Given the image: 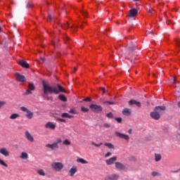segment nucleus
Masks as SVG:
<instances>
[{
  "label": "nucleus",
  "instance_id": "nucleus-1",
  "mask_svg": "<svg viewBox=\"0 0 180 180\" xmlns=\"http://www.w3.org/2000/svg\"><path fill=\"white\" fill-rule=\"evenodd\" d=\"M43 92L44 95H49L50 94H55L56 95L60 94V92L67 94L64 87L60 84H57L56 86H51L44 82H42Z\"/></svg>",
  "mask_w": 180,
  "mask_h": 180
},
{
  "label": "nucleus",
  "instance_id": "nucleus-2",
  "mask_svg": "<svg viewBox=\"0 0 180 180\" xmlns=\"http://www.w3.org/2000/svg\"><path fill=\"white\" fill-rule=\"evenodd\" d=\"M51 168L56 172H60L64 168V165L60 162H53L51 164Z\"/></svg>",
  "mask_w": 180,
  "mask_h": 180
},
{
  "label": "nucleus",
  "instance_id": "nucleus-3",
  "mask_svg": "<svg viewBox=\"0 0 180 180\" xmlns=\"http://www.w3.org/2000/svg\"><path fill=\"white\" fill-rule=\"evenodd\" d=\"M137 45L136 44H133V42H130L128 45V52L127 54L129 57H133V54H134V51H136V49Z\"/></svg>",
  "mask_w": 180,
  "mask_h": 180
},
{
  "label": "nucleus",
  "instance_id": "nucleus-4",
  "mask_svg": "<svg viewBox=\"0 0 180 180\" xmlns=\"http://www.w3.org/2000/svg\"><path fill=\"white\" fill-rule=\"evenodd\" d=\"M115 164V168H117V169H120V171H124L125 172H127V171H129V165H124L120 162H116Z\"/></svg>",
  "mask_w": 180,
  "mask_h": 180
},
{
  "label": "nucleus",
  "instance_id": "nucleus-5",
  "mask_svg": "<svg viewBox=\"0 0 180 180\" xmlns=\"http://www.w3.org/2000/svg\"><path fill=\"white\" fill-rule=\"evenodd\" d=\"M89 108L92 112H95V113H101L102 110H103V108L101 105H98L96 104H91Z\"/></svg>",
  "mask_w": 180,
  "mask_h": 180
},
{
  "label": "nucleus",
  "instance_id": "nucleus-6",
  "mask_svg": "<svg viewBox=\"0 0 180 180\" xmlns=\"http://www.w3.org/2000/svg\"><path fill=\"white\" fill-rule=\"evenodd\" d=\"M115 136L119 139H124V140H126V141H129V140H130V136H129V135L122 134L119 131H115Z\"/></svg>",
  "mask_w": 180,
  "mask_h": 180
},
{
  "label": "nucleus",
  "instance_id": "nucleus-7",
  "mask_svg": "<svg viewBox=\"0 0 180 180\" xmlns=\"http://www.w3.org/2000/svg\"><path fill=\"white\" fill-rule=\"evenodd\" d=\"M154 110L159 115H162V112H165V110H167V107L164 105L156 106L155 107Z\"/></svg>",
  "mask_w": 180,
  "mask_h": 180
},
{
  "label": "nucleus",
  "instance_id": "nucleus-8",
  "mask_svg": "<svg viewBox=\"0 0 180 180\" xmlns=\"http://www.w3.org/2000/svg\"><path fill=\"white\" fill-rule=\"evenodd\" d=\"M150 116L154 120H160V119H161V115H160V114H158V112H155V110H154V111H153L150 113Z\"/></svg>",
  "mask_w": 180,
  "mask_h": 180
},
{
  "label": "nucleus",
  "instance_id": "nucleus-9",
  "mask_svg": "<svg viewBox=\"0 0 180 180\" xmlns=\"http://www.w3.org/2000/svg\"><path fill=\"white\" fill-rule=\"evenodd\" d=\"M139 13V11L136 8L130 9L129 11V18H136L137 14Z\"/></svg>",
  "mask_w": 180,
  "mask_h": 180
},
{
  "label": "nucleus",
  "instance_id": "nucleus-10",
  "mask_svg": "<svg viewBox=\"0 0 180 180\" xmlns=\"http://www.w3.org/2000/svg\"><path fill=\"white\" fill-rule=\"evenodd\" d=\"M15 76L16 77L19 82H25L26 77L24 75H20L19 72H15Z\"/></svg>",
  "mask_w": 180,
  "mask_h": 180
},
{
  "label": "nucleus",
  "instance_id": "nucleus-11",
  "mask_svg": "<svg viewBox=\"0 0 180 180\" xmlns=\"http://www.w3.org/2000/svg\"><path fill=\"white\" fill-rule=\"evenodd\" d=\"M120 178L118 174H109L105 177V180H118Z\"/></svg>",
  "mask_w": 180,
  "mask_h": 180
},
{
  "label": "nucleus",
  "instance_id": "nucleus-12",
  "mask_svg": "<svg viewBox=\"0 0 180 180\" xmlns=\"http://www.w3.org/2000/svg\"><path fill=\"white\" fill-rule=\"evenodd\" d=\"M128 103L130 106H132V105H136V106L138 108H141V103L136 100H130Z\"/></svg>",
  "mask_w": 180,
  "mask_h": 180
},
{
  "label": "nucleus",
  "instance_id": "nucleus-13",
  "mask_svg": "<svg viewBox=\"0 0 180 180\" xmlns=\"http://www.w3.org/2000/svg\"><path fill=\"white\" fill-rule=\"evenodd\" d=\"M0 154L4 155V157H9V151L6 148H0Z\"/></svg>",
  "mask_w": 180,
  "mask_h": 180
},
{
  "label": "nucleus",
  "instance_id": "nucleus-14",
  "mask_svg": "<svg viewBox=\"0 0 180 180\" xmlns=\"http://www.w3.org/2000/svg\"><path fill=\"white\" fill-rule=\"evenodd\" d=\"M19 64L21 67H22V68H30V65H29V63H27V62L23 60H20L19 61Z\"/></svg>",
  "mask_w": 180,
  "mask_h": 180
},
{
  "label": "nucleus",
  "instance_id": "nucleus-15",
  "mask_svg": "<svg viewBox=\"0 0 180 180\" xmlns=\"http://www.w3.org/2000/svg\"><path fill=\"white\" fill-rule=\"evenodd\" d=\"M117 160V156H113L105 161L107 165H112Z\"/></svg>",
  "mask_w": 180,
  "mask_h": 180
},
{
  "label": "nucleus",
  "instance_id": "nucleus-16",
  "mask_svg": "<svg viewBox=\"0 0 180 180\" xmlns=\"http://www.w3.org/2000/svg\"><path fill=\"white\" fill-rule=\"evenodd\" d=\"M46 129H51V130L56 129V124H53L51 122H49L45 124Z\"/></svg>",
  "mask_w": 180,
  "mask_h": 180
},
{
  "label": "nucleus",
  "instance_id": "nucleus-17",
  "mask_svg": "<svg viewBox=\"0 0 180 180\" xmlns=\"http://www.w3.org/2000/svg\"><path fill=\"white\" fill-rule=\"evenodd\" d=\"M122 115H124V116H130V115H131V109L124 108L122 110Z\"/></svg>",
  "mask_w": 180,
  "mask_h": 180
},
{
  "label": "nucleus",
  "instance_id": "nucleus-18",
  "mask_svg": "<svg viewBox=\"0 0 180 180\" xmlns=\"http://www.w3.org/2000/svg\"><path fill=\"white\" fill-rule=\"evenodd\" d=\"M77 171H78V169H77V167L76 166H73L69 170L70 176H74V175H75V173L77 172Z\"/></svg>",
  "mask_w": 180,
  "mask_h": 180
},
{
  "label": "nucleus",
  "instance_id": "nucleus-19",
  "mask_svg": "<svg viewBox=\"0 0 180 180\" xmlns=\"http://www.w3.org/2000/svg\"><path fill=\"white\" fill-rule=\"evenodd\" d=\"M46 147H47L48 148H51V150H56V148H58V145H57V143L54 142L52 144H50V143L46 144Z\"/></svg>",
  "mask_w": 180,
  "mask_h": 180
},
{
  "label": "nucleus",
  "instance_id": "nucleus-20",
  "mask_svg": "<svg viewBox=\"0 0 180 180\" xmlns=\"http://www.w3.org/2000/svg\"><path fill=\"white\" fill-rule=\"evenodd\" d=\"M25 136H26V139L29 140V141H31V143H33V141H34V139L33 138V136H32V134H30L28 131H25Z\"/></svg>",
  "mask_w": 180,
  "mask_h": 180
},
{
  "label": "nucleus",
  "instance_id": "nucleus-21",
  "mask_svg": "<svg viewBox=\"0 0 180 180\" xmlns=\"http://www.w3.org/2000/svg\"><path fill=\"white\" fill-rule=\"evenodd\" d=\"M20 158H22V160H27V158H29V155L26 152H22L20 155Z\"/></svg>",
  "mask_w": 180,
  "mask_h": 180
},
{
  "label": "nucleus",
  "instance_id": "nucleus-22",
  "mask_svg": "<svg viewBox=\"0 0 180 180\" xmlns=\"http://www.w3.org/2000/svg\"><path fill=\"white\" fill-rule=\"evenodd\" d=\"M25 117L27 119H33V112L28 110V111H27Z\"/></svg>",
  "mask_w": 180,
  "mask_h": 180
},
{
  "label": "nucleus",
  "instance_id": "nucleus-23",
  "mask_svg": "<svg viewBox=\"0 0 180 180\" xmlns=\"http://www.w3.org/2000/svg\"><path fill=\"white\" fill-rule=\"evenodd\" d=\"M58 99H60V101H62V102H67V97H65L64 94H60L58 96Z\"/></svg>",
  "mask_w": 180,
  "mask_h": 180
},
{
  "label": "nucleus",
  "instance_id": "nucleus-24",
  "mask_svg": "<svg viewBox=\"0 0 180 180\" xmlns=\"http://www.w3.org/2000/svg\"><path fill=\"white\" fill-rule=\"evenodd\" d=\"M77 162H81V164H89V162L84 160L83 158H78L77 159Z\"/></svg>",
  "mask_w": 180,
  "mask_h": 180
},
{
  "label": "nucleus",
  "instance_id": "nucleus-25",
  "mask_svg": "<svg viewBox=\"0 0 180 180\" xmlns=\"http://www.w3.org/2000/svg\"><path fill=\"white\" fill-rule=\"evenodd\" d=\"M28 89H30V91H34V89H36V86H34V84L32 82L29 83Z\"/></svg>",
  "mask_w": 180,
  "mask_h": 180
},
{
  "label": "nucleus",
  "instance_id": "nucleus-26",
  "mask_svg": "<svg viewBox=\"0 0 180 180\" xmlns=\"http://www.w3.org/2000/svg\"><path fill=\"white\" fill-rule=\"evenodd\" d=\"M19 116V114L13 113L10 116V119H11L12 120H15V119H18Z\"/></svg>",
  "mask_w": 180,
  "mask_h": 180
},
{
  "label": "nucleus",
  "instance_id": "nucleus-27",
  "mask_svg": "<svg viewBox=\"0 0 180 180\" xmlns=\"http://www.w3.org/2000/svg\"><path fill=\"white\" fill-rule=\"evenodd\" d=\"M104 146H105V147H108V148L115 149V146H113V144H112L110 143H105Z\"/></svg>",
  "mask_w": 180,
  "mask_h": 180
},
{
  "label": "nucleus",
  "instance_id": "nucleus-28",
  "mask_svg": "<svg viewBox=\"0 0 180 180\" xmlns=\"http://www.w3.org/2000/svg\"><path fill=\"white\" fill-rule=\"evenodd\" d=\"M161 160V155L160 154H155V161H156V162H158V161H160Z\"/></svg>",
  "mask_w": 180,
  "mask_h": 180
},
{
  "label": "nucleus",
  "instance_id": "nucleus-29",
  "mask_svg": "<svg viewBox=\"0 0 180 180\" xmlns=\"http://www.w3.org/2000/svg\"><path fill=\"white\" fill-rule=\"evenodd\" d=\"M37 174H39V175H41L42 176H45L46 173L44 172V170L40 169L39 170L37 171Z\"/></svg>",
  "mask_w": 180,
  "mask_h": 180
},
{
  "label": "nucleus",
  "instance_id": "nucleus-30",
  "mask_svg": "<svg viewBox=\"0 0 180 180\" xmlns=\"http://www.w3.org/2000/svg\"><path fill=\"white\" fill-rule=\"evenodd\" d=\"M0 165H3V167H6V168H8V164L5 162V161L0 158Z\"/></svg>",
  "mask_w": 180,
  "mask_h": 180
},
{
  "label": "nucleus",
  "instance_id": "nucleus-31",
  "mask_svg": "<svg viewBox=\"0 0 180 180\" xmlns=\"http://www.w3.org/2000/svg\"><path fill=\"white\" fill-rule=\"evenodd\" d=\"M64 40L65 43H68V44H71V42H70L71 39H70V37H67V35H65Z\"/></svg>",
  "mask_w": 180,
  "mask_h": 180
},
{
  "label": "nucleus",
  "instance_id": "nucleus-32",
  "mask_svg": "<svg viewBox=\"0 0 180 180\" xmlns=\"http://www.w3.org/2000/svg\"><path fill=\"white\" fill-rule=\"evenodd\" d=\"M151 175L152 176H160L161 174L158 172H152Z\"/></svg>",
  "mask_w": 180,
  "mask_h": 180
},
{
  "label": "nucleus",
  "instance_id": "nucleus-33",
  "mask_svg": "<svg viewBox=\"0 0 180 180\" xmlns=\"http://www.w3.org/2000/svg\"><path fill=\"white\" fill-rule=\"evenodd\" d=\"M63 144H64L65 146H70V144H71V141H70V140L68 139H65V141H63Z\"/></svg>",
  "mask_w": 180,
  "mask_h": 180
},
{
  "label": "nucleus",
  "instance_id": "nucleus-34",
  "mask_svg": "<svg viewBox=\"0 0 180 180\" xmlns=\"http://www.w3.org/2000/svg\"><path fill=\"white\" fill-rule=\"evenodd\" d=\"M49 94H43L42 98L43 99H45L46 101H50V97L48 96Z\"/></svg>",
  "mask_w": 180,
  "mask_h": 180
},
{
  "label": "nucleus",
  "instance_id": "nucleus-35",
  "mask_svg": "<svg viewBox=\"0 0 180 180\" xmlns=\"http://www.w3.org/2000/svg\"><path fill=\"white\" fill-rule=\"evenodd\" d=\"M106 117H108V119H113V113L108 112L106 114Z\"/></svg>",
  "mask_w": 180,
  "mask_h": 180
},
{
  "label": "nucleus",
  "instance_id": "nucleus-36",
  "mask_svg": "<svg viewBox=\"0 0 180 180\" xmlns=\"http://www.w3.org/2000/svg\"><path fill=\"white\" fill-rule=\"evenodd\" d=\"M162 130H163L164 133L168 134L169 131V128H168V127H164L162 128Z\"/></svg>",
  "mask_w": 180,
  "mask_h": 180
},
{
  "label": "nucleus",
  "instance_id": "nucleus-37",
  "mask_svg": "<svg viewBox=\"0 0 180 180\" xmlns=\"http://www.w3.org/2000/svg\"><path fill=\"white\" fill-rule=\"evenodd\" d=\"M81 110H82V112H89V108H85V107H82Z\"/></svg>",
  "mask_w": 180,
  "mask_h": 180
},
{
  "label": "nucleus",
  "instance_id": "nucleus-38",
  "mask_svg": "<svg viewBox=\"0 0 180 180\" xmlns=\"http://www.w3.org/2000/svg\"><path fill=\"white\" fill-rule=\"evenodd\" d=\"M92 146H95V147H101V146H103V143H100L99 144L95 143V142H91Z\"/></svg>",
  "mask_w": 180,
  "mask_h": 180
},
{
  "label": "nucleus",
  "instance_id": "nucleus-39",
  "mask_svg": "<svg viewBox=\"0 0 180 180\" xmlns=\"http://www.w3.org/2000/svg\"><path fill=\"white\" fill-rule=\"evenodd\" d=\"M115 120H116V122H117V123H122L123 120L122 119V117H115Z\"/></svg>",
  "mask_w": 180,
  "mask_h": 180
},
{
  "label": "nucleus",
  "instance_id": "nucleus-40",
  "mask_svg": "<svg viewBox=\"0 0 180 180\" xmlns=\"http://www.w3.org/2000/svg\"><path fill=\"white\" fill-rule=\"evenodd\" d=\"M32 94H33L32 92V90H30V89H27V91H26V92L25 93V95H32Z\"/></svg>",
  "mask_w": 180,
  "mask_h": 180
},
{
  "label": "nucleus",
  "instance_id": "nucleus-41",
  "mask_svg": "<svg viewBox=\"0 0 180 180\" xmlns=\"http://www.w3.org/2000/svg\"><path fill=\"white\" fill-rule=\"evenodd\" d=\"M20 110H22V112H26V113L29 111V109H27L26 107H21Z\"/></svg>",
  "mask_w": 180,
  "mask_h": 180
},
{
  "label": "nucleus",
  "instance_id": "nucleus-42",
  "mask_svg": "<svg viewBox=\"0 0 180 180\" xmlns=\"http://www.w3.org/2000/svg\"><path fill=\"white\" fill-rule=\"evenodd\" d=\"M48 18L49 19L50 22H51V20H53V19H56V17H53L51 15V14H49L48 15Z\"/></svg>",
  "mask_w": 180,
  "mask_h": 180
},
{
  "label": "nucleus",
  "instance_id": "nucleus-43",
  "mask_svg": "<svg viewBox=\"0 0 180 180\" xmlns=\"http://www.w3.org/2000/svg\"><path fill=\"white\" fill-rule=\"evenodd\" d=\"M6 104V102H5V101H0V109H1V108L3 106H5Z\"/></svg>",
  "mask_w": 180,
  "mask_h": 180
},
{
  "label": "nucleus",
  "instance_id": "nucleus-44",
  "mask_svg": "<svg viewBox=\"0 0 180 180\" xmlns=\"http://www.w3.org/2000/svg\"><path fill=\"white\" fill-rule=\"evenodd\" d=\"M103 103L105 105V103H108V105H115V103L112 101H103Z\"/></svg>",
  "mask_w": 180,
  "mask_h": 180
},
{
  "label": "nucleus",
  "instance_id": "nucleus-45",
  "mask_svg": "<svg viewBox=\"0 0 180 180\" xmlns=\"http://www.w3.org/2000/svg\"><path fill=\"white\" fill-rule=\"evenodd\" d=\"M60 143H63V140L60 138L57 139L56 142H55L56 144L58 145Z\"/></svg>",
  "mask_w": 180,
  "mask_h": 180
},
{
  "label": "nucleus",
  "instance_id": "nucleus-46",
  "mask_svg": "<svg viewBox=\"0 0 180 180\" xmlns=\"http://www.w3.org/2000/svg\"><path fill=\"white\" fill-rule=\"evenodd\" d=\"M26 8L27 9H30V8H33V4L27 3Z\"/></svg>",
  "mask_w": 180,
  "mask_h": 180
},
{
  "label": "nucleus",
  "instance_id": "nucleus-47",
  "mask_svg": "<svg viewBox=\"0 0 180 180\" xmlns=\"http://www.w3.org/2000/svg\"><path fill=\"white\" fill-rule=\"evenodd\" d=\"M91 101L92 100L89 97H86V98L83 99V102H91Z\"/></svg>",
  "mask_w": 180,
  "mask_h": 180
},
{
  "label": "nucleus",
  "instance_id": "nucleus-48",
  "mask_svg": "<svg viewBox=\"0 0 180 180\" xmlns=\"http://www.w3.org/2000/svg\"><path fill=\"white\" fill-rule=\"evenodd\" d=\"M68 115L67 112L62 113L61 117H68Z\"/></svg>",
  "mask_w": 180,
  "mask_h": 180
},
{
  "label": "nucleus",
  "instance_id": "nucleus-49",
  "mask_svg": "<svg viewBox=\"0 0 180 180\" xmlns=\"http://www.w3.org/2000/svg\"><path fill=\"white\" fill-rule=\"evenodd\" d=\"M56 120H58V122H62L63 123H65V119H61V118H57Z\"/></svg>",
  "mask_w": 180,
  "mask_h": 180
},
{
  "label": "nucleus",
  "instance_id": "nucleus-50",
  "mask_svg": "<svg viewBox=\"0 0 180 180\" xmlns=\"http://www.w3.org/2000/svg\"><path fill=\"white\" fill-rule=\"evenodd\" d=\"M103 126H104L106 129H109V127H110V124H109V123H104Z\"/></svg>",
  "mask_w": 180,
  "mask_h": 180
},
{
  "label": "nucleus",
  "instance_id": "nucleus-51",
  "mask_svg": "<svg viewBox=\"0 0 180 180\" xmlns=\"http://www.w3.org/2000/svg\"><path fill=\"white\" fill-rule=\"evenodd\" d=\"M62 27H63V29H67L68 27H70V25H68V22H66Z\"/></svg>",
  "mask_w": 180,
  "mask_h": 180
},
{
  "label": "nucleus",
  "instance_id": "nucleus-52",
  "mask_svg": "<svg viewBox=\"0 0 180 180\" xmlns=\"http://www.w3.org/2000/svg\"><path fill=\"white\" fill-rule=\"evenodd\" d=\"M80 12H81V13H82L83 16H85V17L86 16V15H87L86 11H80Z\"/></svg>",
  "mask_w": 180,
  "mask_h": 180
},
{
  "label": "nucleus",
  "instance_id": "nucleus-53",
  "mask_svg": "<svg viewBox=\"0 0 180 180\" xmlns=\"http://www.w3.org/2000/svg\"><path fill=\"white\" fill-rule=\"evenodd\" d=\"M180 172V168L176 170V171H172L171 172H172V174H178V172Z\"/></svg>",
  "mask_w": 180,
  "mask_h": 180
},
{
  "label": "nucleus",
  "instance_id": "nucleus-54",
  "mask_svg": "<svg viewBox=\"0 0 180 180\" xmlns=\"http://www.w3.org/2000/svg\"><path fill=\"white\" fill-rule=\"evenodd\" d=\"M79 27L78 25H77L75 27L72 26V27H71V28L73 29V31L76 32H77V27Z\"/></svg>",
  "mask_w": 180,
  "mask_h": 180
},
{
  "label": "nucleus",
  "instance_id": "nucleus-55",
  "mask_svg": "<svg viewBox=\"0 0 180 180\" xmlns=\"http://www.w3.org/2000/svg\"><path fill=\"white\" fill-rule=\"evenodd\" d=\"M110 155H112V153L108 152V153L105 155V157H110Z\"/></svg>",
  "mask_w": 180,
  "mask_h": 180
},
{
  "label": "nucleus",
  "instance_id": "nucleus-56",
  "mask_svg": "<svg viewBox=\"0 0 180 180\" xmlns=\"http://www.w3.org/2000/svg\"><path fill=\"white\" fill-rule=\"evenodd\" d=\"M176 43L177 47H179V50H180V42L178 41V40H176Z\"/></svg>",
  "mask_w": 180,
  "mask_h": 180
},
{
  "label": "nucleus",
  "instance_id": "nucleus-57",
  "mask_svg": "<svg viewBox=\"0 0 180 180\" xmlns=\"http://www.w3.org/2000/svg\"><path fill=\"white\" fill-rule=\"evenodd\" d=\"M101 89L103 91V94H106V90L105 89V87H101Z\"/></svg>",
  "mask_w": 180,
  "mask_h": 180
},
{
  "label": "nucleus",
  "instance_id": "nucleus-58",
  "mask_svg": "<svg viewBox=\"0 0 180 180\" xmlns=\"http://www.w3.org/2000/svg\"><path fill=\"white\" fill-rule=\"evenodd\" d=\"M122 57L127 60H129V57H127V56H126V54H122Z\"/></svg>",
  "mask_w": 180,
  "mask_h": 180
},
{
  "label": "nucleus",
  "instance_id": "nucleus-59",
  "mask_svg": "<svg viewBox=\"0 0 180 180\" xmlns=\"http://www.w3.org/2000/svg\"><path fill=\"white\" fill-rule=\"evenodd\" d=\"M69 113H72L73 115H75V111H74L73 109H71V110L69 111Z\"/></svg>",
  "mask_w": 180,
  "mask_h": 180
},
{
  "label": "nucleus",
  "instance_id": "nucleus-60",
  "mask_svg": "<svg viewBox=\"0 0 180 180\" xmlns=\"http://www.w3.org/2000/svg\"><path fill=\"white\" fill-rule=\"evenodd\" d=\"M172 84H176V79H175V77L173 79Z\"/></svg>",
  "mask_w": 180,
  "mask_h": 180
},
{
  "label": "nucleus",
  "instance_id": "nucleus-61",
  "mask_svg": "<svg viewBox=\"0 0 180 180\" xmlns=\"http://www.w3.org/2000/svg\"><path fill=\"white\" fill-rule=\"evenodd\" d=\"M68 119H72V117H74V115H70V114H68Z\"/></svg>",
  "mask_w": 180,
  "mask_h": 180
},
{
  "label": "nucleus",
  "instance_id": "nucleus-62",
  "mask_svg": "<svg viewBox=\"0 0 180 180\" xmlns=\"http://www.w3.org/2000/svg\"><path fill=\"white\" fill-rule=\"evenodd\" d=\"M128 133H129V134H131V133H132L131 129H129L128 130Z\"/></svg>",
  "mask_w": 180,
  "mask_h": 180
},
{
  "label": "nucleus",
  "instance_id": "nucleus-63",
  "mask_svg": "<svg viewBox=\"0 0 180 180\" xmlns=\"http://www.w3.org/2000/svg\"><path fill=\"white\" fill-rule=\"evenodd\" d=\"M40 59L41 60V61L43 63H44V61L46 60V59L44 58H43V57H41Z\"/></svg>",
  "mask_w": 180,
  "mask_h": 180
},
{
  "label": "nucleus",
  "instance_id": "nucleus-64",
  "mask_svg": "<svg viewBox=\"0 0 180 180\" xmlns=\"http://www.w3.org/2000/svg\"><path fill=\"white\" fill-rule=\"evenodd\" d=\"M177 105H178V106H179V109H180V101H179V102L177 103Z\"/></svg>",
  "mask_w": 180,
  "mask_h": 180
}]
</instances>
